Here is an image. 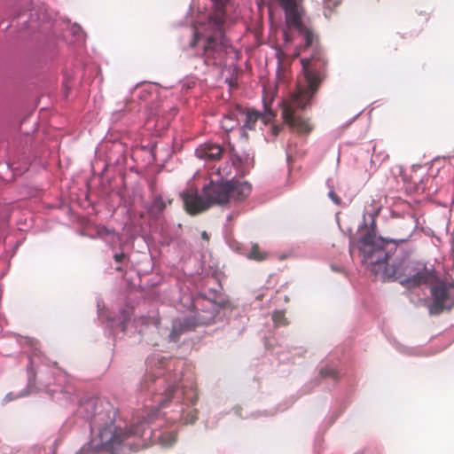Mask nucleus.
<instances>
[{"mask_svg":"<svg viewBox=\"0 0 454 454\" xmlns=\"http://www.w3.org/2000/svg\"><path fill=\"white\" fill-rule=\"evenodd\" d=\"M305 76L306 86L299 87L290 99L283 102L282 118L292 129L299 134L307 135L312 130L309 120L300 114L317 92L321 82L326 77V64L320 49H316L310 58L301 59Z\"/></svg>","mask_w":454,"mask_h":454,"instance_id":"obj_1","label":"nucleus"},{"mask_svg":"<svg viewBox=\"0 0 454 454\" xmlns=\"http://www.w3.org/2000/svg\"><path fill=\"white\" fill-rule=\"evenodd\" d=\"M145 422L134 423L121 427L111 422L99 429L88 444L83 445L76 454L106 451L110 454H127L131 450L132 438L142 436Z\"/></svg>","mask_w":454,"mask_h":454,"instance_id":"obj_2","label":"nucleus"},{"mask_svg":"<svg viewBox=\"0 0 454 454\" xmlns=\"http://www.w3.org/2000/svg\"><path fill=\"white\" fill-rule=\"evenodd\" d=\"M216 174L220 180H211L202 189V194L207 200L210 207L241 201L250 194L251 185L247 182H239L233 178L228 180L232 176L231 166L229 163L218 168Z\"/></svg>","mask_w":454,"mask_h":454,"instance_id":"obj_3","label":"nucleus"},{"mask_svg":"<svg viewBox=\"0 0 454 454\" xmlns=\"http://www.w3.org/2000/svg\"><path fill=\"white\" fill-rule=\"evenodd\" d=\"M214 12L209 16V25L214 33L208 35L203 46V57L207 66L221 65L223 61L227 48L230 46L223 35L225 23V5L229 0H212Z\"/></svg>","mask_w":454,"mask_h":454,"instance_id":"obj_4","label":"nucleus"},{"mask_svg":"<svg viewBox=\"0 0 454 454\" xmlns=\"http://www.w3.org/2000/svg\"><path fill=\"white\" fill-rule=\"evenodd\" d=\"M386 271L389 277L408 287L427 284L434 278V272L427 270L426 264L409 257L403 258L387 268Z\"/></svg>","mask_w":454,"mask_h":454,"instance_id":"obj_5","label":"nucleus"},{"mask_svg":"<svg viewBox=\"0 0 454 454\" xmlns=\"http://www.w3.org/2000/svg\"><path fill=\"white\" fill-rule=\"evenodd\" d=\"M197 309L194 316L184 318H176L172 323V329L169 333L170 341L176 342L185 332L192 331L200 325H207L215 322L217 314V305L211 301H197Z\"/></svg>","mask_w":454,"mask_h":454,"instance_id":"obj_6","label":"nucleus"},{"mask_svg":"<svg viewBox=\"0 0 454 454\" xmlns=\"http://www.w3.org/2000/svg\"><path fill=\"white\" fill-rule=\"evenodd\" d=\"M364 231L356 241V247L363 254L364 262L379 266L385 264L388 259L385 250L386 241L377 237L373 230L365 227Z\"/></svg>","mask_w":454,"mask_h":454,"instance_id":"obj_7","label":"nucleus"},{"mask_svg":"<svg viewBox=\"0 0 454 454\" xmlns=\"http://www.w3.org/2000/svg\"><path fill=\"white\" fill-rule=\"evenodd\" d=\"M431 294L433 302L428 308L430 314L438 315L454 306V285L441 281L431 288Z\"/></svg>","mask_w":454,"mask_h":454,"instance_id":"obj_8","label":"nucleus"},{"mask_svg":"<svg viewBox=\"0 0 454 454\" xmlns=\"http://www.w3.org/2000/svg\"><path fill=\"white\" fill-rule=\"evenodd\" d=\"M184 206L186 212L195 215L210 208L208 201L204 195L198 194L197 192L187 191L182 194Z\"/></svg>","mask_w":454,"mask_h":454,"instance_id":"obj_9","label":"nucleus"},{"mask_svg":"<svg viewBox=\"0 0 454 454\" xmlns=\"http://www.w3.org/2000/svg\"><path fill=\"white\" fill-rule=\"evenodd\" d=\"M223 149L216 144L206 143L196 149V156L206 160H219L223 154Z\"/></svg>","mask_w":454,"mask_h":454,"instance_id":"obj_10","label":"nucleus"},{"mask_svg":"<svg viewBox=\"0 0 454 454\" xmlns=\"http://www.w3.org/2000/svg\"><path fill=\"white\" fill-rule=\"evenodd\" d=\"M172 203V200H164L160 194L155 195L151 205L147 208L149 215L154 219H157L166 209L168 205Z\"/></svg>","mask_w":454,"mask_h":454,"instance_id":"obj_11","label":"nucleus"},{"mask_svg":"<svg viewBox=\"0 0 454 454\" xmlns=\"http://www.w3.org/2000/svg\"><path fill=\"white\" fill-rule=\"evenodd\" d=\"M239 125V119L235 112H230L225 114L222 121V128L226 131L230 132L233 130Z\"/></svg>","mask_w":454,"mask_h":454,"instance_id":"obj_12","label":"nucleus"},{"mask_svg":"<svg viewBox=\"0 0 454 454\" xmlns=\"http://www.w3.org/2000/svg\"><path fill=\"white\" fill-rule=\"evenodd\" d=\"M260 118V113L257 111H247L246 113V120L244 123V128L247 129H254L255 127V123Z\"/></svg>","mask_w":454,"mask_h":454,"instance_id":"obj_13","label":"nucleus"},{"mask_svg":"<svg viewBox=\"0 0 454 454\" xmlns=\"http://www.w3.org/2000/svg\"><path fill=\"white\" fill-rule=\"evenodd\" d=\"M299 33L303 35L305 41V48H309L313 45L315 35L314 34L307 28L305 26L302 27V29H298Z\"/></svg>","mask_w":454,"mask_h":454,"instance_id":"obj_14","label":"nucleus"},{"mask_svg":"<svg viewBox=\"0 0 454 454\" xmlns=\"http://www.w3.org/2000/svg\"><path fill=\"white\" fill-rule=\"evenodd\" d=\"M176 389V387L174 385H171L165 389V391L163 393V397L159 401L160 407H164L166 405V403L172 399Z\"/></svg>","mask_w":454,"mask_h":454,"instance_id":"obj_15","label":"nucleus"},{"mask_svg":"<svg viewBox=\"0 0 454 454\" xmlns=\"http://www.w3.org/2000/svg\"><path fill=\"white\" fill-rule=\"evenodd\" d=\"M267 254L264 252H262L258 245H254L249 253V258L262 261L266 258Z\"/></svg>","mask_w":454,"mask_h":454,"instance_id":"obj_16","label":"nucleus"},{"mask_svg":"<svg viewBox=\"0 0 454 454\" xmlns=\"http://www.w3.org/2000/svg\"><path fill=\"white\" fill-rule=\"evenodd\" d=\"M320 375L323 378H332L334 380L339 379V372L336 369L332 367H325L320 370Z\"/></svg>","mask_w":454,"mask_h":454,"instance_id":"obj_17","label":"nucleus"},{"mask_svg":"<svg viewBox=\"0 0 454 454\" xmlns=\"http://www.w3.org/2000/svg\"><path fill=\"white\" fill-rule=\"evenodd\" d=\"M272 320L278 325H286L287 324L285 313L283 311H275L272 315Z\"/></svg>","mask_w":454,"mask_h":454,"instance_id":"obj_18","label":"nucleus"},{"mask_svg":"<svg viewBox=\"0 0 454 454\" xmlns=\"http://www.w3.org/2000/svg\"><path fill=\"white\" fill-rule=\"evenodd\" d=\"M176 442V435L173 433H166L160 436V442L164 446H170Z\"/></svg>","mask_w":454,"mask_h":454,"instance_id":"obj_19","label":"nucleus"},{"mask_svg":"<svg viewBox=\"0 0 454 454\" xmlns=\"http://www.w3.org/2000/svg\"><path fill=\"white\" fill-rule=\"evenodd\" d=\"M275 117L274 113L270 109H266L263 114H260V118L264 124L270 122Z\"/></svg>","mask_w":454,"mask_h":454,"instance_id":"obj_20","label":"nucleus"},{"mask_svg":"<svg viewBox=\"0 0 454 454\" xmlns=\"http://www.w3.org/2000/svg\"><path fill=\"white\" fill-rule=\"evenodd\" d=\"M114 258L116 262L121 263L126 258V254L124 253L115 254Z\"/></svg>","mask_w":454,"mask_h":454,"instance_id":"obj_21","label":"nucleus"},{"mask_svg":"<svg viewBox=\"0 0 454 454\" xmlns=\"http://www.w3.org/2000/svg\"><path fill=\"white\" fill-rule=\"evenodd\" d=\"M329 197L333 200V202H334L335 204H340V198L335 194V192H333V191H332V192H329Z\"/></svg>","mask_w":454,"mask_h":454,"instance_id":"obj_22","label":"nucleus"},{"mask_svg":"<svg viewBox=\"0 0 454 454\" xmlns=\"http://www.w3.org/2000/svg\"><path fill=\"white\" fill-rule=\"evenodd\" d=\"M231 160L232 166H234L235 168H239L241 165V159L239 157H233Z\"/></svg>","mask_w":454,"mask_h":454,"instance_id":"obj_23","label":"nucleus"},{"mask_svg":"<svg viewBox=\"0 0 454 454\" xmlns=\"http://www.w3.org/2000/svg\"><path fill=\"white\" fill-rule=\"evenodd\" d=\"M201 238H202L203 239L207 240V241H208V240H209V235H208V233H207V231H202V233H201Z\"/></svg>","mask_w":454,"mask_h":454,"instance_id":"obj_24","label":"nucleus"},{"mask_svg":"<svg viewBox=\"0 0 454 454\" xmlns=\"http://www.w3.org/2000/svg\"><path fill=\"white\" fill-rule=\"evenodd\" d=\"M279 130H280V128H278V126L272 127V133L274 136H277L278 134Z\"/></svg>","mask_w":454,"mask_h":454,"instance_id":"obj_25","label":"nucleus"},{"mask_svg":"<svg viewBox=\"0 0 454 454\" xmlns=\"http://www.w3.org/2000/svg\"><path fill=\"white\" fill-rule=\"evenodd\" d=\"M198 38H199V35H198V34H196V35H195L194 41L192 43V46H194V45H195V43H196V42H197Z\"/></svg>","mask_w":454,"mask_h":454,"instance_id":"obj_26","label":"nucleus"},{"mask_svg":"<svg viewBox=\"0 0 454 454\" xmlns=\"http://www.w3.org/2000/svg\"><path fill=\"white\" fill-rule=\"evenodd\" d=\"M101 233H111V231L107 229H103Z\"/></svg>","mask_w":454,"mask_h":454,"instance_id":"obj_27","label":"nucleus"},{"mask_svg":"<svg viewBox=\"0 0 454 454\" xmlns=\"http://www.w3.org/2000/svg\"><path fill=\"white\" fill-rule=\"evenodd\" d=\"M352 251H353V246H352V245H350V248H349V252H350V254H352Z\"/></svg>","mask_w":454,"mask_h":454,"instance_id":"obj_28","label":"nucleus"},{"mask_svg":"<svg viewBox=\"0 0 454 454\" xmlns=\"http://www.w3.org/2000/svg\"><path fill=\"white\" fill-rule=\"evenodd\" d=\"M116 270H118V271H121V270H122V269H121V267H117V268H116Z\"/></svg>","mask_w":454,"mask_h":454,"instance_id":"obj_29","label":"nucleus"},{"mask_svg":"<svg viewBox=\"0 0 454 454\" xmlns=\"http://www.w3.org/2000/svg\"><path fill=\"white\" fill-rule=\"evenodd\" d=\"M150 420H152V418H151V417H150V418H148V420H147V422H146V423H148Z\"/></svg>","mask_w":454,"mask_h":454,"instance_id":"obj_30","label":"nucleus"}]
</instances>
